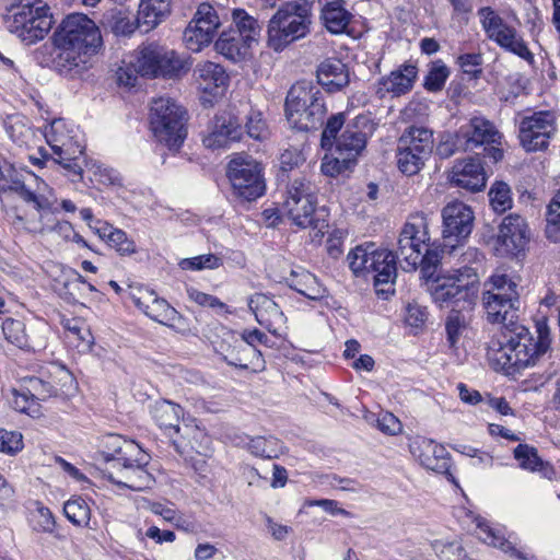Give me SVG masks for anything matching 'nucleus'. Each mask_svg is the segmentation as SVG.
<instances>
[{"label": "nucleus", "mask_w": 560, "mask_h": 560, "mask_svg": "<svg viewBox=\"0 0 560 560\" xmlns=\"http://www.w3.org/2000/svg\"><path fill=\"white\" fill-rule=\"evenodd\" d=\"M352 14L345 8L343 0L326 2L320 10V21L331 34H342L348 28Z\"/></svg>", "instance_id": "obj_38"}, {"label": "nucleus", "mask_w": 560, "mask_h": 560, "mask_svg": "<svg viewBox=\"0 0 560 560\" xmlns=\"http://www.w3.org/2000/svg\"><path fill=\"white\" fill-rule=\"evenodd\" d=\"M284 282L308 300L320 301L327 295L326 288L319 283L316 276L302 267L291 269L290 276L284 278Z\"/></svg>", "instance_id": "obj_34"}, {"label": "nucleus", "mask_w": 560, "mask_h": 560, "mask_svg": "<svg viewBox=\"0 0 560 560\" xmlns=\"http://www.w3.org/2000/svg\"><path fill=\"white\" fill-rule=\"evenodd\" d=\"M513 455L522 469L536 471L537 466L541 465V457L538 455L537 448L529 444H518L514 448Z\"/></svg>", "instance_id": "obj_53"}, {"label": "nucleus", "mask_w": 560, "mask_h": 560, "mask_svg": "<svg viewBox=\"0 0 560 560\" xmlns=\"http://www.w3.org/2000/svg\"><path fill=\"white\" fill-rule=\"evenodd\" d=\"M417 78V65L406 61L398 69L378 80L376 94L381 96H384L385 93H390L394 96L405 95L413 89Z\"/></svg>", "instance_id": "obj_29"}, {"label": "nucleus", "mask_w": 560, "mask_h": 560, "mask_svg": "<svg viewBox=\"0 0 560 560\" xmlns=\"http://www.w3.org/2000/svg\"><path fill=\"white\" fill-rule=\"evenodd\" d=\"M450 74L451 71L442 59L431 61L429 71L423 80V89L430 93L441 92Z\"/></svg>", "instance_id": "obj_50"}, {"label": "nucleus", "mask_w": 560, "mask_h": 560, "mask_svg": "<svg viewBox=\"0 0 560 560\" xmlns=\"http://www.w3.org/2000/svg\"><path fill=\"white\" fill-rule=\"evenodd\" d=\"M442 220L443 248H450L452 253L470 235L475 220L474 212L467 205L454 201L443 208Z\"/></svg>", "instance_id": "obj_17"}, {"label": "nucleus", "mask_w": 560, "mask_h": 560, "mask_svg": "<svg viewBox=\"0 0 560 560\" xmlns=\"http://www.w3.org/2000/svg\"><path fill=\"white\" fill-rule=\"evenodd\" d=\"M178 265L183 270L215 269L222 265V259L214 254H206L184 258Z\"/></svg>", "instance_id": "obj_57"}, {"label": "nucleus", "mask_w": 560, "mask_h": 560, "mask_svg": "<svg viewBox=\"0 0 560 560\" xmlns=\"http://www.w3.org/2000/svg\"><path fill=\"white\" fill-rule=\"evenodd\" d=\"M226 177L233 195L242 202L255 201L266 191L262 166L248 154L233 155L226 166Z\"/></svg>", "instance_id": "obj_11"}, {"label": "nucleus", "mask_w": 560, "mask_h": 560, "mask_svg": "<svg viewBox=\"0 0 560 560\" xmlns=\"http://www.w3.org/2000/svg\"><path fill=\"white\" fill-rule=\"evenodd\" d=\"M42 370L44 376L54 386L58 397L68 395L71 389L75 388L73 374L65 365L51 363L48 368Z\"/></svg>", "instance_id": "obj_45"}, {"label": "nucleus", "mask_w": 560, "mask_h": 560, "mask_svg": "<svg viewBox=\"0 0 560 560\" xmlns=\"http://www.w3.org/2000/svg\"><path fill=\"white\" fill-rule=\"evenodd\" d=\"M478 15L480 16L482 28L488 38L497 43L501 48L508 46L518 36L517 31L506 24L491 7L480 8Z\"/></svg>", "instance_id": "obj_31"}, {"label": "nucleus", "mask_w": 560, "mask_h": 560, "mask_svg": "<svg viewBox=\"0 0 560 560\" xmlns=\"http://www.w3.org/2000/svg\"><path fill=\"white\" fill-rule=\"evenodd\" d=\"M441 262V254L436 248H431L428 242L421 249V256L417 261V268L420 267L422 277L425 279L428 291L430 292V285L435 279L439 278H451L458 276H469L470 272H475L472 268L465 267L464 269H457L453 275H441L439 272V266Z\"/></svg>", "instance_id": "obj_35"}, {"label": "nucleus", "mask_w": 560, "mask_h": 560, "mask_svg": "<svg viewBox=\"0 0 560 560\" xmlns=\"http://www.w3.org/2000/svg\"><path fill=\"white\" fill-rule=\"evenodd\" d=\"M479 279L476 272L469 276L435 279L430 285L432 300L440 307H452L445 320L446 340L450 348L456 345L466 328L463 311L472 310L478 298Z\"/></svg>", "instance_id": "obj_3"}, {"label": "nucleus", "mask_w": 560, "mask_h": 560, "mask_svg": "<svg viewBox=\"0 0 560 560\" xmlns=\"http://www.w3.org/2000/svg\"><path fill=\"white\" fill-rule=\"evenodd\" d=\"M451 183L470 192L481 191L487 184V176L479 158H467L457 161L451 174Z\"/></svg>", "instance_id": "obj_28"}, {"label": "nucleus", "mask_w": 560, "mask_h": 560, "mask_svg": "<svg viewBox=\"0 0 560 560\" xmlns=\"http://www.w3.org/2000/svg\"><path fill=\"white\" fill-rule=\"evenodd\" d=\"M150 413L160 429L168 432L170 440L175 451L183 454L180 434V420H184V409L180 405L167 399H159L150 407Z\"/></svg>", "instance_id": "obj_24"}, {"label": "nucleus", "mask_w": 560, "mask_h": 560, "mask_svg": "<svg viewBox=\"0 0 560 560\" xmlns=\"http://www.w3.org/2000/svg\"><path fill=\"white\" fill-rule=\"evenodd\" d=\"M63 513L73 525L92 528L91 509L83 498L75 495L70 498L63 505Z\"/></svg>", "instance_id": "obj_48"}, {"label": "nucleus", "mask_w": 560, "mask_h": 560, "mask_svg": "<svg viewBox=\"0 0 560 560\" xmlns=\"http://www.w3.org/2000/svg\"><path fill=\"white\" fill-rule=\"evenodd\" d=\"M252 45L253 43L230 28L224 30L214 43L217 51L233 62L246 59Z\"/></svg>", "instance_id": "obj_36"}, {"label": "nucleus", "mask_w": 560, "mask_h": 560, "mask_svg": "<svg viewBox=\"0 0 560 560\" xmlns=\"http://www.w3.org/2000/svg\"><path fill=\"white\" fill-rule=\"evenodd\" d=\"M49 7L42 1L26 0L14 4L5 16V25L25 45H33L46 37L54 25Z\"/></svg>", "instance_id": "obj_9"}, {"label": "nucleus", "mask_w": 560, "mask_h": 560, "mask_svg": "<svg viewBox=\"0 0 560 560\" xmlns=\"http://www.w3.org/2000/svg\"><path fill=\"white\" fill-rule=\"evenodd\" d=\"M26 404L31 398L34 400H46L51 397H58L57 392L49 381L44 376L43 370L38 375L24 378V392L20 395Z\"/></svg>", "instance_id": "obj_44"}, {"label": "nucleus", "mask_w": 560, "mask_h": 560, "mask_svg": "<svg viewBox=\"0 0 560 560\" xmlns=\"http://www.w3.org/2000/svg\"><path fill=\"white\" fill-rule=\"evenodd\" d=\"M232 18L233 24L229 28L234 31L236 34L240 33L242 37L246 38L250 43H257L260 34L258 21L243 9H234Z\"/></svg>", "instance_id": "obj_47"}, {"label": "nucleus", "mask_w": 560, "mask_h": 560, "mask_svg": "<svg viewBox=\"0 0 560 560\" xmlns=\"http://www.w3.org/2000/svg\"><path fill=\"white\" fill-rule=\"evenodd\" d=\"M285 118L298 131L324 129L327 119V105L320 89L310 81H298L287 93Z\"/></svg>", "instance_id": "obj_5"}, {"label": "nucleus", "mask_w": 560, "mask_h": 560, "mask_svg": "<svg viewBox=\"0 0 560 560\" xmlns=\"http://www.w3.org/2000/svg\"><path fill=\"white\" fill-rule=\"evenodd\" d=\"M244 135V118L238 112L229 108L217 113L210 120L202 143L211 150L229 149L233 143L240 142Z\"/></svg>", "instance_id": "obj_16"}, {"label": "nucleus", "mask_w": 560, "mask_h": 560, "mask_svg": "<svg viewBox=\"0 0 560 560\" xmlns=\"http://www.w3.org/2000/svg\"><path fill=\"white\" fill-rule=\"evenodd\" d=\"M33 528L39 533L52 534L56 528V520L51 511L46 506H38L33 514Z\"/></svg>", "instance_id": "obj_58"}, {"label": "nucleus", "mask_w": 560, "mask_h": 560, "mask_svg": "<svg viewBox=\"0 0 560 560\" xmlns=\"http://www.w3.org/2000/svg\"><path fill=\"white\" fill-rule=\"evenodd\" d=\"M140 446L135 441L125 440L119 434H106L102 436L96 452V458L105 463H113L116 468L121 465L120 457H129L139 454Z\"/></svg>", "instance_id": "obj_30"}, {"label": "nucleus", "mask_w": 560, "mask_h": 560, "mask_svg": "<svg viewBox=\"0 0 560 560\" xmlns=\"http://www.w3.org/2000/svg\"><path fill=\"white\" fill-rule=\"evenodd\" d=\"M188 115L186 109L170 97L153 100L150 108V125L160 143L178 151L186 137Z\"/></svg>", "instance_id": "obj_8"}, {"label": "nucleus", "mask_w": 560, "mask_h": 560, "mask_svg": "<svg viewBox=\"0 0 560 560\" xmlns=\"http://www.w3.org/2000/svg\"><path fill=\"white\" fill-rule=\"evenodd\" d=\"M121 465L116 468L120 471L122 479L116 480L109 475V480L121 488H128L132 491H143L150 489L154 483L153 476L147 470L151 459L150 455L141 447L139 454L129 457H120Z\"/></svg>", "instance_id": "obj_20"}, {"label": "nucleus", "mask_w": 560, "mask_h": 560, "mask_svg": "<svg viewBox=\"0 0 560 560\" xmlns=\"http://www.w3.org/2000/svg\"><path fill=\"white\" fill-rule=\"evenodd\" d=\"M370 272L374 279L375 292L378 296L387 300L394 295L395 279L397 277V255L387 248H375L370 258Z\"/></svg>", "instance_id": "obj_22"}, {"label": "nucleus", "mask_w": 560, "mask_h": 560, "mask_svg": "<svg viewBox=\"0 0 560 560\" xmlns=\"http://www.w3.org/2000/svg\"><path fill=\"white\" fill-rule=\"evenodd\" d=\"M254 359L261 362V369L265 368V361L261 359V352L256 347H250L246 341L234 339L223 353V360L232 366L247 370L249 363L254 364Z\"/></svg>", "instance_id": "obj_40"}, {"label": "nucleus", "mask_w": 560, "mask_h": 560, "mask_svg": "<svg viewBox=\"0 0 560 560\" xmlns=\"http://www.w3.org/2000/svg\"><path fill=\"white\" fill-rule=\"evenodd\" d=\"M490 206L494 212L503 213L512 208L511 188L504 182H495L489 192Z\"/></svg>", "instance_id": "obj_52"}, {"label": "nucleus", "mask_w": 560, "mask_h": 560, "mask_svg": "<svg viewBox=\"0 0 560 560\" xmlns=\"http://www.w3.org/2000/svg\"><path fill=\"white\" fill-rule=\"evenodd\" d=\"M529 242V229L526 220L518 214H509L499 226L497 250L511 258L525 255Z\"/></svg>", "instance_id": "obj_19"}, {"label": "nucleus", "mask_w": 560, "mask_h": 560, "mask_svg": "<svg viewBox=\"0 0 560 560\" xmlns=\"http://www.w3.org/2000/svg\"><path fill=\"white\" fill-rule=\"evenodd\" d=\"M51 68L61 75H74L85 69L88 58L103 44L101 31L88 15H67L52 35Z\"/></svg>", "instance_id": "obj_2"}, {"label": "nucleus", "mask_w": 560, "mask_h": 560, "mask_svg": "<svg viewBox=\"0 0 560 560\" xmlns=\"http://www.w3.org/2000/svg\"><path fill=\"white\" fill-rule=\"evenodd\" d=\"M374 244L360 245L348 254L349 267L357 277L370 272V258L374 254Z\"/></svg>", "instance_id": "obj_51"}, {"label": "nucleus", "mask_w": 560, "mask_h": 560, "mask_svg": "<svg viewBox=\"0 0 560 560\" xmlns=\"http://www.w3.org/2000/svg\"><path fill=\"white\" fill-rule=\"evenodd\" d=\"M133 67L144 78L177 81L189 73L192 59L166 46L150 43L139 48Z\"/></svg>", "instance_id": "obj_7"}, {"label": "nucleus", "mask_w": 560, "mask_h": 560, "mask_svg": "<svg viewBox=\"0 0 560 560\" xmlns=\"http://www.w3.org/2000/svg\"><path fill=\"white\" fill-rule=\"evenodd\" d=\"M411 454L419 460L424 468L445 475L448 480L455 483V478L451 472V455L446 448L435 441L422 436H417L410 444Z\"/></svg>", "instance_id": "obj_23"}, {"label": "nucleus", "mask_w": 560, "mask_h": 560, "mask_svg": "<svg viewBox=\"0 0 560 560\" xmlns=\"http://www.w3.org/2000/svg\"><path fill=\"white\" fill-rule=\"evenodd\" d=\"M2 331L8 342L26 352H39L47 346V340L42 331L35 327L26 328L24 322L15 318H7L2 323Z\"/></svg>", "instance_id": "obj_26"}, {"label": "nucleus", "mask_w": 560, "mask_h": 560, "mask_svg": "<svg viewBox=\"0 0 560 560\" xmlns=\"http://www.w3.org/2000/svg\"><path fill=\"white\" fill-rule=\"evenodd\" d=\"M440 560H471L459 541L443 544L438 552Z\"/></svg>", "instance_id": "obj_62"}, {"label": "nucleus", "mask_w": 560, "mask_h": 560, "mask_svg": "<svg viewBox=\"0 0 560 560\" xmlns=\"http://www.w3.org/2000/svg\"><path fill=\"white\" fill-rule=\"evenodd\" d=\"M374 131L375 124L368 115L360 114L347 121V114L339 112L327 117L320 147L327 152L336 150L358 160Z\"/></svg>", "instance_id": "obj_4"}, {"label": "nucleus", "mask_w": 560, "mask_h": 560, "mask_svg": "<svg viewBox=\"0 0 560 560\" xmlns=\"http://www.w3.org/2000/svg\"><path fill=\"white\" fill-rule=\"evenodd\" d=\"M66 124L63 119H54L50 124L49 130L45 132V138L54 153L58 158H51L49 152L45 148L38 149L40 159L47 163L60 165L65 171L66 175L71 182H80L83 176L82 163L85 162L84 147L73 145L70 143L67 135L63 132Z\"/></svg>", "instance_id": "obj_10"}, {"label": "nucleus", "mask_w": 560, "mask_h": 560, "mask_svg": "<svg viewBox=\"0 0 560 560\" xmlns=\"http://www.w3.org/2000/svg\"><path fill=\"white\" fill-rule=\"evenodd\" d=\"M433 150V135L423 127L405 129L397 140L396 162L398 170L407 175L418 174Z\"/></svg>", "instance_id": "obj_12"}, {"label": "nucleus", "mask_w": 560, "mask_h": 560, "mask_svg": "<svg viewBox=\"0 0 560 560\" xmlns=\"http://www.w3.org/2000/svg\"><path fill=\"white\" fill-rule=\"evenodd\" d=\"M4 129L10 139L19 147H28L36 136L30 119L21 114L8 116L4 120Z\"/></svg>", "instance_id": "obj_42"}, {"label": "nucleus", "mask_w": 560, "mask_h": 560, "mask_svg": "<svg viewBox=\"0 0 560 560\" xmlns=\"http://www.w3.org/2000/svg\"><path fill=\"white\" fill-rule=\"evenodd\" d=\"M313 2L291 0L283 2L271 16L267 27V45L279 52L305 38L313 23Z\"/></svg>", "instance_id": "obj_6"}, {"label": "nucleus", "mask_w": 560, "mask_h": 560, "mask_svg": "<svg viewBox=\"0 0 560 560\" xmlns=\"http://www.w3.org/2000/svg\"><path fill=\"white\" fill-rule=\"evenodd\" d=\"M458 136L465 140L464 149L466 151L481 145L500 144L502 139V135L494 124L482 116L470 118L466 125L460 127Z\"/></svg>", "instance_id": "obj_27"}, {"label": "nucleus", "mask_w": 560, "mask_h": 560, "mask_svg": "<svg viewBox=\"0 0 560 560\" xmlns=\"http://www.w3.org/2000/svg\"><path fill=\"white\" fill-rule=\"evenodd\" d=\"M221 20L217 10L210 3H200L197 11L184 31V42L188 49L200 51L214 38Z\"/></svg>", "instance_id": "obj_18"}, {"label": "nucleus", "mask_w": 560, "mask_h": 560, "mask_svg": "<svg viewBox=\"0 0 560 560\" xmlns=\"http://www.w3.org/2000/svg\"><path fill=\"white\" fill-rule=\"evenodd\" d=\"M247 446L254 456L269 459L279 457L283 448L282 442L272 435L250 438Z\"/></svg>", "instance_id": "obj_49"}, {"label": "nucleus", "mask_w": 560, "mask_h": 560, "mask_svg": "<svg viewBox=\"0 0 560 560\" xmlns=\"http://www.w3.org/2000/svg\"><path fill=\"white\" fill-rule=\"evenodd\" d=\"M316 205L317 195L310 182L304 178H296L290 184L283 209L293 224L302 229H317V220L314 217Z\"/></svg>", "instance_id": "obj_14"}, {"label": "nucleus", "mask_w": 560, "mask_h": 560, "mask_svg": "<svg viewBox=\"0 0 560 560\" xmlns=\"http://www.w3.org/2000/svg\"><path fill=\"white\" fill-rule=\"evenodd\" d=\"M478 528L480 530V538L487 545L499 548L503 552L509 553L511 557H515L518 560H532L534 558V556H528L527 553L516 549L509 539L501 535L500 530L492 528L488 524L479 523Z\"/></svg>", "instance_id": "obj_43"}, {"label": "nucleus", "mask_w": 560, "mask_h": 560, "mask_svg": "<svg viewBox=\"0 0 560 560\" xmlns=\"http://www.w3.org/2000/svg\"><path fill=\"white\" fill-rule=\"evenodd\" d=\"M140 295L130 293L133 304L154 322L168 327H175L183 316L170 303L156 295L153 290H139Z\"/></svg>", "instance_id": "obj_25"}, {"label": "nucleus", "mask_w": 560, "mask_h": 560, "mask_svg": "<svg viewBox=\"0 0 560 560\" xmlns=\"http://www.w3.org/2000/svg\"><path fill=\"white\" fill-rule=\"evenodd\" d=\"M556 131V116L551 110L534 112L520 121V143L526 152L545 151Z\"/></svg>", "instance_id": "obj_15"}, {"label": "nucleus", "mask_w": 560, "mask_h": 560, "mask_svg": "<svg viewBox=\"0 0 560 560\" xmlns=\"http://www.w3.org/2000/svg\"><path fill=\"white\" fill-rule=\"evenodd\" d=\"M195 74L203 91L209 93L215 89L225 88L229 82V75L224 68L212 61L199 63L195 69Z\"/></svg>", "instance_id": "obj_41"}, {"label": "nucleus", "mask_w": 560, "mask_h": 560, "mask_svg": "<svg viewBox=\"0 0 560 560\" xmlns=\"http://www.w3.org/2000/svg\"><path fill=\"white\" fill-rule=\"evenodd\" d=\"M95 234L120 256H129L137 253V245L124 230L114 228L107 222L96 221L93 228Z\"/></svg>", "instance_id": "obj_37"}, {"label": "nucleus", "mask_w": 560, "mask_h": 560, "mask_svg": "<svg viewBox=\"0 0 560 560\" xmlns=\"http://www.w3.org/2000/svg\"><path fill=\"white\" fill-rule=\"evenodd\" d=\"M244 118L245 133L255 140H261L266 135V122L261 117V113L255 112L241 116Z\"/></svg>", "instance_id": "obj_59"}, {"label": "nucleus", "mask_w": 560, "mask_h": 560, "mask_svg": "<svg viewBox=\"0 0 560 560\" xmlns=\"http://www.w3.org/2000/svg\"><path fill=\"white\" fill-rule=\"evenodd\" d=\"M24 447L23 435L19 431L0 428V453L15 456Z\"/></svg>", "instance_id": "obj_56"}, {"label": "nucleus", "mask_w": 560, "mask_h": 560, "mask_svg": "<svg viewBox=\"0 0 560 560\" xmlns=\"http://www.w3.org/2000/svg\"><path fill=\"white\" fill-rule=\"evenodd\" d=\"M172 0H141L139 4L137 22L139 26H145L144 32L158 26L171 13Z\"/></svg>", "instance_id": "obj_39"}, {"label": "nucleus", "mask_w": 560, "mask_h": 560, "mask_svg": "<svg viewBox=\"0 0 560 560\" xmlns=\"http://www.w3.org/2000/svg\"><path fill=\"white\" fill-rule=\"evenodd\" d=\"M107 21L112 32L117 36H126L135 32L133 23L121 11L112 13Z\"/></svg>", "instance_id": "obj_61"}, {"label": "nucleus", "mask_w": 560, "mask_h": 560, "mask_svg": "<svg viewBox=\"0 0 560 560\" xmlns=\"http://www.w3.org/2000/svg\"><path fill=\"white\" fill-rule=\"evenodd\" d=\"M248 307L254 313L258 324L269 331H276V326L284 319L279 305L264 293H255L248 301Z\"/></svg>", "instance_id": "obj_33"}, {"label": "nucleus", "mask_w": 560, "mask_h": 560, "mask_svg": "<svg viewBox=\"0 0 560 560\" xmlns=\"http://www.w3.org/2000/svg\"><path fill=\"white\" fill-rule=\"evenodd\" d=\"M428 319L427 307L417 303H409L406 307L405 322L413 328H421Z\"/></svg>", "instance_id": "obj_63"}, {"label": "nucleus", "mask_w": 560, "mask_h": 560, "mask_svg": "<svg viewBox=\"0 0 560 560\" xmlns=\"http://www.w3.org/2000/svg\"><path fill=\"white\" fill-rule=\"evenodd\" d=\"M188 298L200 306H208L211 308L225 310L226 304L221 302L217 296L201 292L192 287L187 289Z\"/></svg>", "instance_id": "obj_64"}, {"label": "nucleus", "mask_w": 560, "mask_h": 560, "mask_svg": "<svg viewBox=\"0 0 560 560\" xmlns=\"http://www.w3.org/2000/svg\"><path fill=\"white\" fill-rule=\"evenodd\" d=\"M547 229L546 234L548 238L557 241L560 238V189L556 192L553 198L548 205L546 213Z\"/></svg>", "instance_id": "obj_55"}, {"label": "nucleus", "mask_w": 560, "mask_h": 560, "mask_svg": "<svg viewBox=\"0 0 560 560\" xmlns=\"http://www.w3.org/2000/svg\"><path fill=\"white\" fill-rule=\"evenodd\" d=\"M0 190H14L18 186L24 183L23 174L19 172L13 164L5 161L2 166Z\"/></svg>", "instance_id": "obj_60"}, {"label": "nucleus", "mask_w": 560, "mask_h": 560, "mask_svg": "<svg viewBox=\"0 0 560 560\" xmlns=\"http://www.w3.org/2000/svg\"><path fill=\"white\" fill-rule=\"evenodd\" d=\"M486 319L490 324H502V330L518 322V293H494L487 290L482 295Z\"/></svg>", "instance_id": "obj_21"}, {"label": "nucleus", "mask_w": 560, "mask_h": 560, "mask_svg": "<svg viewBox=\"0 0 560 560\" xmlns=\"http://www.w3.org/2000/svg\"><path fill=\"white\" fill-rule=\"evenodd\" d=\"M550 329L546 320L536 323V337L521 323L502 330L488 346V359L495 371L514 375L536 365L550 350Z\"/></svg>", "instance_id": "obj_1"}, {"label": "nucleus", "mask_w": 560, "mask_h": 560, "mask_svg": "<svg viewBox=\"0 0 560 560\" xmlns=\"http://www.w3.org/2000/svg\"><path fill=\"white\" fill-rule=\"evenodd\" d=\"M429 241L427 215L423 212L410 215L400 231L397 249L394 252L405 271L417 269L421 249Z\"/></svg>", "instance_id": "obj_13"}, {"label": "nucleus", "mask_w": 560, "mask_h": 560, "mask_svg": "<svg viewBox=\"0 0 560 560\" xmlns=\"http://www.w3.org/2000/svg\"><path fill=\"white\" fill-rule=\"evenodd\" d=\"M358 163V160L340 151L332 150L327 152L322 160V173L329 177H336L346 171H351Z\"/></svg>", "instance_id": "obj_46"}, {"label": "nucleus", "mask_w": 560, "mask_h": 560, "mask_svg": "<svg viewBox=\"0 0 560 560\" xmlns=\"http://www.w3.org/2000/svg\"><path fill=\"white\" fill-rule=\"evenodd\" d=\"M456 63L464 74L469 79L478 80L481 78L483 56L481 52H466L457 57Z\"/></svg>", "instance_id": "obj_54"}, {"label": "nucleus", "mask_w": 560, "mask_h": 560, "mask_svg": "<svg viewBox=\"0 0 560 560\" xmlns=\"http://www.w3.org/2000/svg\"><path fill=\"white\" fill-rule=\"evenodd\" d=\"M316 75L318 84L329 93L342 90L350 82L348 67L338 58H327L322 61L317 67Z\"/></svg>", "instance_id": "obj_32"}]
</instances>
